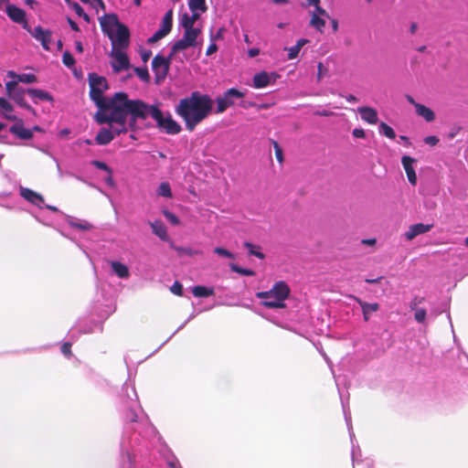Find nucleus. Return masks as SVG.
Returning a JSON list of instances; mask_svg holds the SVG:
<instances>
[{
	"mask_svg": "<svg viewBox=\"0 0 468 468\" xmlns=\"http://www.w3.org/2000/svg\"><path fill=\"white\" fill-rule=\"evenodd\" d=\"M146 103L141 100H130L123 91L115 93L111 107L95 113L99 124L108 123L114 137L126 133L128 129L134 131L138 120L146 119Z\"/></svg>",
	"mask_w": 468,
	"mask_h": 468,
	"instance_id": "f257e3e1",
	"label": "nucleus"
},
{
	"mask_svg": "<svg viewBox=\"0 0 468 468\" xmlns=\"http://www.w3.org/2000/svg\"><path fill=\"white\" fill-rule=\"evenodd\" d=\"M213 100L207 94L193 91L188 97L183 98L176 106V112L185 122L186 129L193 132L212 112Z\"/></svg>",
	"mask_w": 468,
	"mask_h": 468,
	"instance_id": "f03ea898",
	"label": "nucleus"
},
{
	"mask_svg": "<svg viewBox=\"0 0 468 468\" xmlns=\"http://www.w3.org/2000/svg\"><path fill=\"white\" fill-rule=\"evenodd\" d=\"M90 84V97L98 107V112H102L111 107V102L115 100V93L112 97H104L103 92L109 89L107 80L96 73L88 76Z\"/></svg>",
	"mask_w": 468,
	"mask_h": 468,
	"instance_id": "7ed1b4c3",
	"label": "nucleus"
},
{
	"mask_svg": "<svg viewBox=\"0 0 468 468\" xmlns=\"http://www.w3.org/2000/svg\"><path fill=\"white\" fill-rule=\"evenodd\" d=\"M290 293L289 285L283 281H279L273 284L271 290L257 292L256 297L264 300L262 305L267 308H284L286 306L284 301Z\"/></svg>",
	"mask_w": 468,
	"mask_h": 468,
	"instance_id": "20e7f679",
	"label": "nucleus"
},
{
	"mask_svg": "<svg viewBox=\"0 0 468 468\" xmlns=\"http://www.w3.org/2000/svg\"><path fill=\"white\" fill-rule=\"evenodd\" d=\"M146 118L151 115L160 130L168 134H177L181 132L180 124L172 118L169 112L165 116L156 105H148L146 103Z\"/></svg>",
	"mask_w": 468,
	"mask_h": 468,
	"instance_id": "39448f33",
	"label": "nucleus"
},
{
	"mask_svg": "<svg viewBox=\"0 0 468 468\" xmlns=\"http://www.w3.org/2000/svg\"><path fill=\"white\" fill-rule=\"evenodd\" d=\"M6 95L13 100L18 106L29 111L33 115H36V110L32 108L25 99L27 90L20 87L17 81H7L5 83Z\"/></svg>",
	"mask_w": 468,
	"mask_h": 468,
	"instance_id": "423d86ee",
	"label": "nucleus"
},
{
	"mask_svg": "<svg viewBox=\"0 0 468 468\" xmlns=\"http://www.w3.org/2000/svg\"><path fill=\"white\" fill-rule=\"evenodd\" d=\"M172 56L169 54L167 58H165L161 55H156L152 60V69L154 72V80L156 84L161 83L166 78L170 64L172 60Z\"/></svg>",
	"mask_w": 468,
	"mask_h": 468,
	"instance_id": "0eeeda50",
	"label": "nucleus"
},
{
	"mask_svg": "<svg viewBox=\"0 0 468 468\" xmlns=\"http://www.w3.org/2000/svg\"><path fill=\"white\" fill-rule=\"evenodd\" d=\"M244 97V93L239 91L238 89L231 88L224 92L222 97H218L217 101V113H222L229 107L234 105L235 99H241Z\"/></svg>",
	"mask_w": 468,
	"mask_h": 468,
	"instance_id": "6e6552de",
	"label": "nucleus"
},
{
	"mask_svg": "<svg viewBox=\"0 0 468 468\" xmlns=\"http://www.w3.org/2000/svg\"><path fill=\"white\" fill-rule=\"evenodd\" d=\"M172 27L173 10L169 9L163 17L160 28L151 37L148 38V43L153 44L165 37L170 33Z\"/></svg>",
	"mask_w": 468,
	"mask_h": 468,
	"instance_id": "1a4fd4ad",
	"label": "nucleus"
},
{
	"mask_svg": "<svg viewBox=\"0 0 468 468\" xmlns=\"http://www.w3.org/2000/svg\"><path fill=\"white\" fill-rule=\"evenodd\" d=\"M111 56L112 58L111 65L114 73H119L130 68L129 58L123 51L120 49L112 50Z\"/></svg>",
	"mask_w": 468,
	"mask_h": 468,
	"instance_id": "9d476101",
	"label": "nucleus"
},
{
	"mask_svg": "<svg viewBox=\"0 0 468 468\" xmlns=\"http://www.w3.org/2000/svg\"><path fill=\"white\" fill-rule=\"evenodd\" d=\"M27 30L36 40L40 42L45 50L48 51L50 49L49 44L51 42L52 32L49 29H44L42 27L37 26L33 31L29 28Z\"/></svg>",
	"mask_w": 468,
	"mask_h": 468,
	"instance_id": "9b49d317",
	"label": "nucleus"
},
{
	"mask_svg": "<svg viewBox=\"0 0 468 468\" xmlns=\"http://www.w3.org/2000/svg\"><path fill=\"white\" fill-rule=\"evenodd\" d=\"M5 13L12 21L21 24L25 29H28L26 12L22 8L9 4L5 8Z\"/></svg>",
	"mask_w": 468,
	"mask_h": 468,
	"instance_id": "f8f14e48",
	"label": "nucleus"
},
{
	"mask_svg": "<svg viewBox=\"0 0 468 468\" xmlns=\"http://www.w3.org/2000/svg\"><path fill=\"white\" fill-rule=\"evenodd\" d=\"M416 162L417 160L415 158L409 155H403L401 158V164L407 174L408 180L412 186L417 185V175L413 167V164Z\"/></svg>",
	"mask_w": 468,
	"mask_h": 468,
	"instance_id": "ddd939ff",
	"label": "nucleus"
},
{
	"mask_svg": "<svg viewBox=\"0 0 468 468\" xmlns=\"http://www.w3.org/2000/svg\"><path fill=\"white\" fill-rule=\"evenodd\" d=\"M432 224L417 223L410 225L404 236L407 240H412L417 236L424 234L432 229Z\"/></svg>",
	"mask_w": 468,
	"mask_h": 468,
	"instance_id": "4468645a",
	"label": "nucleus"
},
{
	"mask_svg": "<svg viewBox=\"0 0 468 468\" xmlns=\"http://www.w3.org/2000/svg\"><path fill=\"white\" fill-rule=\"evenodd\" d=\"M19 192H20V196L24 199H26L27 201L30 202L31 204H33L35 206L41 207L42 204H44V201H45L44 197L40 194H38L29 188L21 186L19 189Z\"/></svg>",
	"mask_w": 468,
	"mask_h": 468,
	"instance_id": "2eb2a0df",
	"label": "nucleus"
},
{
	"mask_svg": "<svg viewBox=\"0 0 468 468\" xmlns=\"http://www.w3.org/2000/svg\"><path fill=\"white\" fill-rule=\"evenodd\" d=\"M361 307L363 312V318L366 322L370 319V314L378 312L379 310V303H367L356 296H351Z\"/></svg>",
	"mask_w": 468,
	"mask_h": 468,
	"instance_id": "dca6fc26",
	"label": "nucleus"
},
{
	"mask_svg": "<svg viewBox=\"0 0 468 468\" xmlns=\"http://www.w3.org/2000/svg\"><path fill=\"white\" fill-rule=\"evenodd\" d=\"M9 131L11 133L23 140H29L33 137L32 130L26 129L22 120H17V122L12 125Z\"/></svg>",
	"mask_w": 468,
	"mask_h": 468,
	"instance_id": "f3484780",
	"label": "nucleus"
},
{
	"mask_svg": "<svg viewBox=\"0 0 468 468\" xmlns=\"http://www.w3.org/2000/svg\"><path fill=\"white\" fill-rule=\"evenodd\" d=\"M357 112L360 114L361 119L369 123V124H377L378 122V112L371 107L363 106L357 109Z\"/></svg>",
	"mask_w": 468,
	"mask_h": 468,
	"instance_id": "a211bd4d",
	"label": "nucleus"
},
{
	"mask_svg": "<svg viewBox=\"0 0 468 468\" xmlns=\"http://www.w3.org/2000/svg\"><path fill=\"white\" fill-rule=\"evenodd\" d=\"M27 94L31 97L35 103H37L39 101H54L53 96L44 90L29 88L27 89Z\"/></svg>",
	"mask_w": 468,
	"mask_h": 468,
	"instance_id": "6ab92c4d",
	"label": "nucleus"
},
{
	"mask_svg": "<svg viewBox=\"0 0 468 468\" xmlns=\"http://www.w3.org/2000/svg\"><path fill=\"white\" fill-rule=\"evenodd\" d=\"M129 28L123 24L119 25V27H117L116 39L120 47L126 48L129 44Z\"/></svg>",
	"mask_w": 468,
	"mask_h": 468,
	"instance_id": "aec40b11",
	"label": "nucleus"
},
{
	"mask_svg": "<svg viewBox=\"0 0 468 468\" xmlns=\"http://www.w3.org/2000/svg\"><path fill=\"white\" fill-rule=\"evenodd\" d=\"M101 29L103 32L109 33V29L113 27H119L122 23L119 22L118 17L115 14H109L101 18L100 21Z\"/></svg>",
	"mask_w": 468,
	"mask_h": 468,
	"instance_id": "412c9836",
	"label": "nucleus"
},
{
	"mask_svg": "<svg viewBox=\"0 0 468 468\" xmlns=\"http://www.w3.org/2000/svg\"><path fill=\"white\" fill-rule=\"evenodd\" d=\"M114 139L112 131L110 128H101L95 137V142L99 145H107Z\"/></svg>",
	"mask_w": 468,
	"mask_h": 468,
	"instance_id": "4be33fe9",
	"label": "nucleus"
},
{
	"mask_svg": "<svg viewBox=\"0 0 468 468\" xmlns=\"http://www.w3.org/2000/svg\"><path fill=\"white\" fill-rule=\"evenodd\" d=\"M7 76L13 79L12 81H17V84L19 82L27 84L35 83L37 80L36 75L31 73L16 74V72L10 70L7 72Z\"/></svg>",
	"mask_w": 468,
	"mask_h": 468,
	"instance_id": "5701e85b",
	"label": "nucleus"
},
{
	"mask_svg": "<svg viewBox=\"0 0 468 468\" xmlns=\"http://www.w3.org/2000/svg\"><path fill=\"white\" fill-rule=\"evenodd\" d=\"M253 87L256 89H261L267 87L271 82V78L268 72L261 71L253 77Z\"/></svg>",
	"mask_w": 468,
	"mask_h": 468,
	"instance_id": "b1692460",
	"label": "nucleus"
},
{
	"mask_svg": "<svg viewBox=\"0 0 468 468\" xmlns=\"http://www.w3.org/2000/svg\"><path fill=\"white\" fill-rule=\"evenodd\" d=\"M415 111L419 116L422 117L428 122H431L435 120L434 112L421 103L416 105Z\"/></svg>",
	"mask_w": 468,
	"mask_h": 468,
	"instance_id": "393cba45",
	"label": "nucleus"
},
{
	"mask_svg": "<svg viewBox=\"0 0 468 468\" xmlns=\"http://www.w3.org/2000/svg\"><path fill=\"white\" fill-rule=\"evenodd\" d=\"M150 226L152 228L153 232L158 238H160L162 240L167 239L168 236H167L166 228L162 221L156 220L154 222H150Z\"/></svg>",
	"mask_w": 468,
	"mask_h": 468,
	"instance_id": "a878e982",
	"label": "nucleus"
},
{
	"mask_svg": "<svg viewBox=\"0 0 468 468\" xmlns=\"http://www.w3.org/2000/svg\"><path fill=\"white\" fill-rule=\"evenodd\" d=\"M111 266L114 273L122 279H127L130 276L128 267L119 261H111Z\"/></svg>",
	"mask_w": 468,
	"mask_h": 468,
	"instance_id": "bb28decb",
	"label": "nucleus"
},
{
	"mask_svg": "<svg viewBox=\"0 0 468 468\" xmlns=\"http://www.w3.org/2000/svg\"><path fill=\"white\" fill-rule=\"evenodd\" d=\"M192 293L195 297H209L214 295V289L203 285H196L192 288Z\"/></svg>",
	"mask_w": 468,
	"mask_h": 468,
	"instance_id": "cd10ccee",
	"label": "nucleus"
},
{
	"mask_svg": "<svg viewBox=\"0 0 468 468\" xmlns=\"http://www.w3.org/2000/svg\"><path fill=\"white\" fill-rule=\"evenodd\" d=\"M309 25L310 27L322 33L324 31V27H325V19L320 17L315 12H312Z\"/></svg>",
	"mask_w": 468,
	"mask_h": 468,
	"instance_id": "c85d7f7f",
	"label": "nucleus"
},
{
	"mask_svg": "<svg viewBox=\"0 0 468 468\" xmlns=\"http://www.w3.org/2000/svg\"><path fill=\"white\" fill-rule=\"evenodd\" d=\"M309 42L308 39L301 38L296 45L288 48V59L292 60L298 57L301 48Z\"/></svg>",
	"mask_w": 468,
	"mask_h": 468,
	"instance_id": "c756f323",
	"label": "nucleus"
},
{
	"mask_svg": "<svg viewBox=\"0 0 468 468\" xmlns=\"http://www.w3.org/2000/svg\"><path fill=\"white\" fill-rule=\"evenodd\" d=\"M184 36L183 38L186 41H188L190 44H192L194 47L197 46V38L198 35L201 33V30L199 28H188L184 29Z\"/></svg>",
	"mask_w": 468,
	"mask_h": 468,
	"instance_id": "7c9ffc66",
	"label": "nucleus"
},
{
	"mask_svg": "<svg viewBox=\"0 0 468 468\" xmlns=\"http://www.w3.org/2000/svg\"><path fill=\"white\" fill-rule=\"evenodd\" d=\"M194 47L188 41L185 40L183 37L174 43L171 48L170 55L174 57L177 52L185 50L188 48Z\"/></svg>",
	"mask_w": 468,
	"mask_h": 468,
	"instance_id": "2f4dec72",
	"label": "nucleus"
},
{
	"mask_svg": "<svg viewBox=\"0 0 468 468\" xmlns=\"http://www.w3.org/2000/svg\"><path fill=\"white\" fill-rule=\"evenodd\" d=\"M188 6L191 12H206L207 9V6L206 5V0H189L188 1Z\"/></svg>",
	"mask_w": 468,
	"mask_h": 468,
	"instance_id": "473e14b6",
	"label": "nucleus"
},
{
	"mask_svg": "<svg viewBox=\"0 0 468 468\" xmlns=\"http://www.w3.org/2000/svg\"><path fill=\"white\" fill-rule=\"evenodd\" d=\"M244 247L248 249L249 254L251 256H255L261 260L265 258V255L260 250L261 247L253 245L250 242H244Z\"/></svg>",
	"mask_w": 468,
	"mask_h": 468,
	"instance_id": "72a5a7b5",
	"label": "nucleus"
},
{
	"mask_svg": "<svg viewBox=\"0 0 468 468\" xmlns=\"http://www.w3.org/2000/svg\"><path fill=\"white\" fill-rule=\"evenodd\" d=\"M379 133L388 139L393 140L396 138V133L393 128L384 122L379 123Z\"/></svg>",
	"mask_w": 468,
	"mask_h": 468,
	"instance_id": "f704fd0d",
	"label": "nucleus"
},
{
	"mask_svg": "<svg viewBox=\"0 0 468 468\" xmlns=\"http://www.w3.org/2000/svg\"><path fill=\"white\" fill-rule=\"evenodd\" d=\"M157 195L165 197H171L172 190L170 185L167 182L161 183L157 189Z\"/></svg>",
	"mask_w": 468,
	"mask_h": 468,
	"instance_id": "c9c22d12",
	"label": "nucleus"
},
{
	"mask_svg": "<svg viewBox=\"0 0 468 468\" xmlns=\"http://www.w3.org/2000/svg\"><path fill=\"white\" fill-rule=\"evenodd\" d=\"M229 267H230L232 271L237 272V273L241 274V275H245V276H254L255 275V271H254L250 270V269L241 268V267H239V265H237L235 263H230Z\"/></svg>",
	"mask_w": 468,
	"mask_h": 468,
	"instance_id": "e433bc0d",
	"label": "nucleus"
},
{
	"mask_svg": "<svg viewBox=\"0 0 468 468\" xmlns=\"http://www.w3.org/2000/svg\"><path fill=\"white\" fill-rule=\"evenodd\" d=\"M134 72L141 80H143L144 82L150 81V75H149V72H148V69L146 67H144V68L136 67V68H134Z\"/></svg>",
	"mask_w": 468,
	"mask_h": 468,
	"instance_id": "4c0bfd02",
	"label": "nucleus"
},
{
	"mask_svg": "<svg viewBox=\"0 0 468 468\" xmlns=\"http://www.w3.org/2000/svg\"><path fill=\"white\" fill-rule=\"evenodd\" d=\"M62 62L67 68H72L75 65V58L72 54L66 50L62 56Z\"/></svg>",
	"mask_w": 468,
	"mask_h": 468,
	"instance_id": "58836bf2",
	"label": "nucleus"
},
{
	"mask_svg": "<svg viewBox=\"0 0 468 468\" xmlns=\"http://www.w3.org/2000/svg\"><path fill=\"white\" fill-rule=\"evenodd\" d=\"M271 144L273 145V148H274V153H275L276 159L278 160V162L280 164H282V162H283V154H282V147L280 146V144L275 140L271 139Z\"/></svg>",
	"mask_w": 468,
	"mask_h": 468,
	"instance_id": "ea45409f",
	"label": "nucleus"
},
{
	"mask_svg": "<svg viewBox=\"0 0 468 468\" xmlns=\"http://www.w3.org/2000/svg\"><path fill=\"white\" fill-rule=\"evenodd\" d=\"M69 225L78 229L81 230H90L92 229V225L87 221H78V222H70Z\"/></svg>",
	"mask_w": 468,
	"mask_h": 468,
	"instance_id": "a19ab883",
	"label": "nucleus"
},
{
	"mask_svg": "<svg viewBox=\"0 0 468 468\" xmlns=\"http://www.w3.org/2000/svg\"><path fill=\"white\" fill-rule=\"evenodd\" d=\"M180 24L184 29L194 28V23L192 22L190 16L187 13H185L182 16Z\"/></svg>",
	"mask_w": 468,
	"mask_h": 468,
	"instance_id": "79ce46f5",
	"label": "nucleus"
},
{
	"mask_svg": "<svg viewBox=\"0 0 468 468\" xmlns=\"http://www.w3.org/2000/svg\"><path fill=\"white\" fill-rule=\"evenodd\" d=\"M91 165L98 169L107 172V174H112V169L104 162L93 160L91 161Z\"/></svg>",
	"mask_w": 468,
	"mask_h": 468,
	"instance_id": "37998d69",
	"label": "nucleus"
},
{
	"mask_svg": "<svg viewBox=\"0 0 468 468\" xmlns=\"http://www.w3.org/2000/svg\"><path fill=\"white\" fill-rule=\"evenodd\" d=\"M415 314H414V319L418 322V323H424L425 320H426V316H427V312L425 309L423 308H420L416 311H414Z\"/></svg>",
	"mask_w": 468,
	"mask_h": 468,
	"instance_id": "c03bdc74",
	"label": "nucleus"
},
{
	"mask_svg": "<svg viewBox=\"0 0 468 468\" xmlns=\"http://www.w3.org/2000/svg\"><path fill=\"white\" fill-rule=\"evenodd\" d=\"M425 301V298L424 297H419V296H415L410 303V308L411 311H416L419 308V305L423 303Z\"/></svg>",
	"mask_w": 468,
	"mask_h": 468,
	"instance_id": "a18cd8bd",
	"label": "nucleus"
},
{
	"mask_svg": "<svg viewBox=\"0 0 468 468\" xmlns=\"http://www.w3.org/2000/svg\"><path fill=\"white\" fill-rule=\"evenodd\" d=\"M214 252L219 256H223V257H226V258H229V259H234L235 256L232 252H230L229 250L224 249V248H221V247H217L214 249Z\"/></svg>",
	"mask_w": 468,
	"mask_h": 468,
	"instance_id": "49530a36",
	"label": "nucleus"
},
{
	"mask_svg": "<svg viewBox=\"0 0 468 468\" xmlns=\"http://www.w3.org/2000/svg\"><path fill=\"white\" fill-rule=\"evenodd\" d=\"M164 216L165 217V218L170 221L173 225L176 226L180 223V220L179 218L172 212L168 211V210H165L164 211Z\"/></svg>",
	"mask_w": 468,
	"mask_h": 468,
	"instance_id": "de8ad7c7",
	"label": "nucleus"
},
{
	"mask_svg": "<svg viewBox=\"0 0 468 468\" xmlns=\"http://www.w3.org/2000/svg\"><path fill=\"white\" fill-rule=\"evenodd\" d=\"M0 109H2L5 112H12L14 110L12 104L8 102L5 98H0Z\"/></svg>",
	"mask_w": 468,
	"mask_h": 468,
	"instance_id": "09e8293b",
	"label": "nucleus"
},
{
	"mask_svg": "<svg viewBox=\"0 0 468 468\" xmlns=\"http://www.w3.org/2000/svg\"><path fill=\"white\" fill-rule=\"evenodd\" d=\"M171 292L178 296L183 295V286L179 282H175V283L171 287Z\"/></svg>",
	"mask_w": 468,
	"mask_h": 468,
	"instance_id": "8fccbe9b",
	"label": "nucleus"
},
{
	"mask_svg": "<svg viewBox=\"0 0 468 468\" xmlns=\"http://www.w3.org/2000/svg\"><path fill=\"white\" fill-rule=\"evenodd\" d=\"M61 352L65 356L70 357L72 356L71 344L69 342L63 343L61 346Z\"/></svg>",
	"mask_w": 468,
	"mask_h": 468,
	"instance_id": "3c124183",
	"label": "nucleus"
},
{
	"mask_svg": "<svg viewBox=\"0 0 468 468\" xmlns=\"http://www.w3.org/2000/svg\"><path fill=\"white\" fill-rule=\"evenodd\" d=\"M69 5L75 11V13L80 16L84 12L83 8L76 2H70L69 0H66Z\"/></svg>",
	"mask_w": 468,
	"mask_h": 468,
	"instance_id": "603ef678",
	"label": "nucleus"
},
{
	"mask_svg": "<svg viewBox=\"0 0 468 468\" xmlns=\"http://www.w3.org/2000/svg\"><path fill=\"white\" fill-rule=\"evenodd\" d=\"M439 141V138L435 135H430L424 138V143L431 146H435Z\"/></svg>",
	"mask_w": 468,
	"mask_h": 468,
	"instance_id": "864d4df0",
	"label": "nucleus"
},
{
	"mask_svg": "<svg viewBox=\"0 0 468 468\" xmlns=\"http://www.w3.org/2000/svg\"><path fill=\"white\" fill-rule=\"evenodd\" d=\"M314 12H315L320 17L324 16L326 18H330L329 14L326 12L325 9L320 6V4L315 6V10Z\"/></svg>",
	"mask_w": 468,
	"mask_h": 468,
	"instance_id": "5fc2aeb1",
	"label": "nucleus"
},
{
	"mask_svg": "<svg viewBox=\"0 0 468 468\" xmlns=\"http://www.w3.org/2000/svg\"><path fill=\"white\" fill-rule=\"evenodd\" d=\"M317 80L320 81L324 76V74L327 71V69L324 67L322 62H319L317 65Z\"/></svg>",
	"mask_w": 468,
	"mask_h": 468,
	"instance_id": "6e6d98bb",
	"label": "nucleus"
},
{
	"mask_svg": "<svg viewBox=\"0 0 468 468\" xmlns=\"http://www.w3.org/2000/svg\"><path fill=\"white\" fill-rule=\"evenodd\" d=\"M352 134L354 137L356 138H365L366 137V133L363 129L361 128H356L353 130L352 132Z\"/></svg>",
	"mask_w": 468,
	"mask_h": 468,
	"instance_id": "4d7b16f0",
	"label": "nucleus"
},
{
	"mask_svg": "<svg viewBox=\"0 0 468 468\" xmlns=\"http://www.w3.org/2000/svg\"><path fill=\"white\" fill-rule=\"evenodd\" d=\"M218 50V46L215 44V43H211L207 51H206V55L207 56H210L212 55L213 53H215L216 51Z\"/></svg>",
	"mask_w": 468,
	"mask_h": 468,
	"instance_id": "13d9d810",
	"label": "nucleus"
},
{
	"mask_svg": "<svg viewBox=\"0 0 468 468\" xmlns=\"http://www.w3.org/2000/svg\"><path fill=\"white\" fill-rule=\"evenodd\" d=\"M334 114L333 112H329V111H316L314 112V115H317V116H325V117H328V116H332Z\"/></svg>",
	"mask_w": 468,
	"mask_h": 468,
	"instance_id": "bf43d9fd",
	"label": "nucleus"
},
{
	"mask_svg": "<svg viewBox=\"0 0 468 468\" xmlns=\"http://www.w3.org/2000/svg\"><path fill=\"white\" fill-rule=\"evenodd\" d=\"M68 23H69V27H71L72 30H74L76 32L80 31L79 26L71 18H68Z\"/></svg>",
	"mask_w": 468,
	"mask_h": 468,
	"instance_id": "052dcab7",
	"label": "nucleus"
},
{
	"mask_svg": "<svg viewBox=\"0 0 468 468\" xmlns=\"http://www.w3.org/2000/svg\"><path fill=\"white\" fill-rule=\"evenodd\" d=\"M151 55H152V52H151L150 50L144 51V52L142 53V55H141V57H142V60H143L144 62H146V61L150 58Z\"/></svg>",
	"mask_w": 468,
	"mask_h": 468,
	"instance_id": "680f3d73",
	"label": "nucleus"
},
{
	"mask_svg": "<svg viewBox=\"0 0 468 468\" xmlns=\"http://www.w3.org/2000/svg\"><path fill=\"white\" fill-rule=\"evenodd\" d=\"M331 20L332 29L334 32H337L338 30V21L335 18H329Z\"/></svg>",
	"mask_w": 468,
	"mask_h": 468,
	"instance_id": "e2e57ef3",
	"label": "nucleus"
},
{
	"mask_svg": "<svg viewBox=\"0 0 468 468\" xmlns=\"http://www.w3.org/2000/svg\"><path fill=\"white\" fill-rule=\"evenodd\" d=\"M248 53L250 58H254L260 54V49L259 48H250L248 51Z\"/></svg>",
	"mask_w": 468,
	"mask_h": 468,
	"instance_id": "0e129e2a",
	"label": "nucleus"
},
{
	"mask_svg": "<svg viewBox=\"0 0 468 468\" xmlns=\"http://www.w3.org/2000/svg\"><path fill=\"white\" fill-rule=\"evenodd\" d=\"M75 48L79 53L83 52V46L80 40L75 41Z\"/></svg>",
	"mask_w": 468,
	"mask_h": 468,
	"instance_id": "69168bd1",
	"label": "nucleus"
},
{
	"mask_svg": "<svg viewBox=\"0 0 468 468\" xmlns=\"http://www.w3.org/2000/svg\"><path fill=\"white\" fill-rule=\"evenodd\" d=\"M377 242V239H363L362 240V243L363 244H366V245H370V246H373L375 245Z\"/></svg>",
	"mask_w": 468,
	"mask_h": 468,
	"instance_id": "338daca9",
	"label": "nucleus"
},
{
	"mask_svg": "<svg viewBox=\"0 0 468 468\" xmlns=\"http://www.w3.org/2000/svg\"><path fill=\"white\" fill-rule=\"evenodd\" d=\"M406 99H407V101H408V102H409V103H410L411 105H413V106H414V108H415V109H416V105H419V104H420L419 102L415 101V100L413 99V97H412V96H410V95H407V96H406Z\"/></svg>",
	"mask_w": 468,
	"mask_h": 468,
	"instance_id": "774afa93",
	"label": "nucleus"
}]
</instances>
